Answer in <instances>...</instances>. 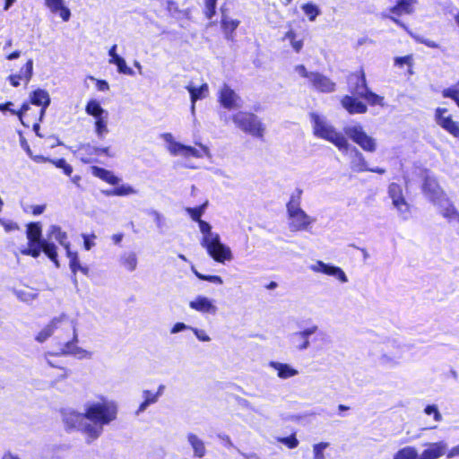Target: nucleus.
<instances>
[{"label":"nucleus","mask_w":459,"mask_h":459,"mask_svg":"<svg viewBox=\"0 0 459 459\" xmlns=\"http://www.w3.org/2000/svg\"><path fill=\"white\" fill-rule=\"evenodd\" d=\"M346 83L351 94L342 97L341 105L349 114H365L368 111L367 104L360 100H364L370 106L385 105V98L369 89L362 66L347 75Z\"/></svg>","instance_id":"1"},{"label":"nucleus","mask_w":459,"mask_h":459,"mask_svg":"<svg viewBox=\"0 0 459 459\" xmlns=\"http://www.w3.org/2000/svg\"><path fill=\"white\" fill-rule=\"evenodd\" d=\"M84 407L89 422L85 428L87 444H91L102 435L105 426L117 420L118 405L114 400L101 395L98 401L87 402Z\"/></svg>","instance_id":"2"},{"label":"nucleus","mask_w":459,"mask_h":459,"mask_svg":"<svg viewBox=\"0 0 459 459\" xmlns=\"http://www.w3.org/2000/svg\"><path fill=\"white\" fill-rule=\"evenodd\" d=\"M26 237L28 238V247L21 250L22 255L38 258L41 252H44L57 268L60 266L56 246L42 237V227L39 222L27 224Z\"/></svg>","instance_id":"3"},{"label":"nucleus","mask_w":459,"mask_h":459,"mask_svg":"<svg viewBox=\"0 0 459 459\" xmlns=\"http://www.w3.org/2000/svg\"><path fill=\"white\" fill-rule=\"evenodd\" d=\"M220 117L225 125H228L230 121H231L235 127L244 134L259 140H264L266 126L262 119L255 113L247 110H239L230 116H227L223 113Z\"/></svg>","instance_id":"4"},{"label":"nucleus","mask_w":459,"mask_h":459,"mask_svg":"<svg viewBox=\"0 0 459 459\" xmlns=\"http://www.w3.org/2000/svg\"><path fill=\"white\" fill-rule=\"evenodd\" d=\"M310 118L315 136L332 143L341 151H347L349 149L346 137L342 133L337 132L333 126L328 125L318 114L311 113Z\"/></svg>","instance_id":"5"},{"label":"nucleus","mask_w":459,"mask_h":459,"mask_svg":"<svg viewBox=\"0 0 459 459\" xmlns=\"http://www.w3.org/2000/svg\"><path fill=\"white\" fill-rule=\"evenodd\" d=\"M301 190H298L296 195H291L286 204L288 217L290 219L289 228L291 231H302L311 224L310 217L300 208Z\"/></svg>","instance_id":"6"},{"label":"nucleus","mask_w":459,"mask_h":459,"mask_svg":"<svg viewBox=\"0 0 459 459\" xmlns=\"http://www.w3.org/2000/svg\"><path fill=\"white\" fill-rule=\"evenodd\" d=\"M201 245L206 249L209 255L217 263L224 264L232 259V253L229 247L221 242L220 236L214 234L212 238H203Z\"/></svg>","instance_id":"7"},{"label":"nucleus","mask_w":459,"mask_h":459,"mask_svg":"<svg viewBox=\"0 0 459 459\" xmlns=\"http://www.w3.org/2000/svg\"><path fill=\"white\" fill-rule=\"evenodd\" d=\"M165 140L168 142L169 150L172 155H180L184 158H203L204 155H207L209 150L206 146L203 144H199V148H195L193 146L185 145L180 143L175 142L172 140V136L170 134H165Z\"/></svg>","instance_id":"8"},{"label":"nucleus","mask_w":459,"mask_h":459,"mask_svg":"<svg viewBox=\"0 0 459 459\" xmlns=\"http://www.w3.org/2000/svg\"><path fill=\"white\" fill-rule=\"evenodd\" d=\"M345 134L363 151L373 152L376 151L375 140L367 134L360 125L344 128Z\"/></svg>","instance_id":"9"},{"label":"nucleus","mask_w":459,"mask_h":459,"mask_svg":"<svg viewBox=\"0 0 459 459\" xmlns=\"http://www.w3.org/2000/svg\"><path fill=\"white\" fill-rule=\"evenodd\" d=\"M62 419L68 429H76L80 431L85 437L87 443V431L85 430L88 426V419L84 412H78L71 409H66L62 411Z\"/></svg>","instance_id":"10"},{"label":"nucleus","mask_w":459,"mask_h":459,"mask_svg":"<svg viewBox=\"0 0 459 459\" xmlns=\"http://www.w3.org/2000/svg\"><path fill=\"white\" fill-rule=\"evenodd\" d=\"M447 111L445 108H437L435 110L437 124L452 136L459 140V122L453 120L451 116L444 117Z\"/></svg>","instance_id":"11"},{"label":"nucleus","mask_w":459,"mask_h":459,"mask_svg":"<svg viewBox=\"0 0 459 459\" xmlns=\"http://www.w3.org/2000/svg\"><path fill=\"white\" fill-rule=\"evenodd\" d=\"M217 100L222 108L231 110L239 107L240 98L228 84H223L218 92Z\"/></svg>","instance_id":"12"},{"label":"nucleus","mask_w":459,"mask_h":459,"mask_svg":"<svg viewBox=\"0 0 459 459\" xmlns=\"http://www.w3.org/2000/svg\"><path fill=\"white\" fill-rule=\"evenodd\" d=\"M308 84L320 93H332L336 90V83L330 77L316 71Z\"/></svg>","instance_id":"13"},{"label":"nucleus","mask_w":459,"mask_h":459,"mask_svg":"<svg viewBox=\"0 0 459 459\" xmlns=\"http://www.w3.org/2000/svg\"><path fill=\"white\" fill-rule=\"evenodd\" d=\"M388 196L392 199L394 206L400 212H410V205L403 195V187L399 184L394 182L389 184Z\"/></svg>","instance_id":"14"},{"label":"nucleus","mask_w":459,"mask_h":459,"mask_svg":"<svg viewBox=\"0 0 459 459\" xmlns=\"http://www.w3.org/2000/svg\"><path fill=\"white\" fill-rule=\"evenodd\" d=\"M415 3L416 0H397L396 4L389 9L391 13L388 16L389 19L395 24L403 26V23L398 18L404 14L412 13Z\"/></svg>","instance_id":"15"},{"label":"nucleus","mask_w":459,"mask_h":459,"mask_svg":"<svg viewBox=\"0 0 459 459\" xmlns=\"http://www.w3.org/2000/svg\"><path fill=\"white\" fill-rule=\"evenodd\" d=\"M30 101L35 106L41 107L39 117V121L41 122L46 114V110L51 102L48 92L43 89H37L30 93Z\"/></svg>","instance_id":"16"},{"label":"nucleus","mask_w":459,"mask_h":459,"mask_svg":"<svg viewBox=\"0 0 459 459\" xmlns=\"http://www.w3.org/2000/svg\"><path fill=\"white\" fill-rule=\"evenodd\" d=\"M311 269L316 273H321L329 276H333L341 282L348 281L345 273L341 267L325 264L322 261H317L316 264L312 265Z\"/></svg>","instance_id":"17"},{"label":"nucleus","mask_w":459,"mask_h":459,"mask_svg":"<svg viewBox=\"0 0 459 459\" xmlns=\"http://www.w3.org/2000/svg\"><path fill=\"white\" fill-rule=\"evenodd\" d=\"M68 316L63 313L60 316L54 317L48 325H47L36 336V341L39 342H44L47 341L57 328L58 325L67 320Z\"/></svg>","instance_id":"18"},{"label":"nucleus","mask_w":459,"mask_h":459,"mask_svg":"<svg viewBox=\"0 0 459 459\" xmlns=\"http://www.w3.org/2000/svg\"><path fill=\"white\" fill-rule=\"evenodd\" d=\"M447 446L445 442L439 441L429 444V447L423 450L419 459H438L446 455Z\"/></svg>","instance_id":"19"},{"label":"nucleus","mask_w":459,"mask_h":459,"mask_svg":"<svg viewBox=\"0 0 459 459\" xmlns=\"http://www.w3.org/2000/svg\"><path fill=\"white\" fill-rule=\"evenodd\" d=\"M317 330L316 325H313L311 327H308L301 332H298L293 333L292 335V342L294 343V346L298 350H305L309 345L308 337L315 333Z\"/></svg>","instance_id":"20"},{"label":"nucleus","mask_w":459,"mask_h":459,"mask_svg":"<svg viewBox=\"0 0 459 459\" xmlns=\"http://www.w3.org/2000/svg\"><path fill=\"white\" fill-rule=\"evenodd\" d=\"M189 307L201 313L215 314L217 311L216 306L206 297L197 296L194 300L190 301Z\"/></svg>","instance_id":"21"},{"label":"nucleus","mask_w":459,"mask_h":459,"mask_svg":"<svg viewBox=\"0 0 459 459\" xmlns=\"http://www.w3.org/2000/svg\"><path fill=\"white\" fill-rule=\"evenodd\" d=\"M186 91L190 94L191 108L195 109V102L199 100H203L209 95V86L206 82L202 83L196 87L193 84L186 86Z\"/></svg>","instance_id":"22"},{"label":"nucleus","mask_w":459,"mask_h":459,"mask_svg":"<svg viewBox=\"0 0 459 459\" xmlns=\"http://www.w3.org/2000/svg\"><path fill=\"white\" fill-rule=\"evenodd\" d=\"M48 238L56 240L65 250L70 248V242L67 241V234L59 226L51 225L48 229Z\"/></svg>","instance_id":"23"},{"label":"nucleus","mask_w":459,"mask_h":459,"mask_svg":"<svg viewBox=\"0 0 459 459\" xmlns=\"http://www.w3.org/2000/svg\"><path fill=\"white\" fill-rule=\"evenodd\" d=\"M71 325L73 328V338L71 341L66 342L63 348L60 351L61 355H72L74 353L75 349L78 347V333H77V328H76V321L71 320Z\"/></svg>","instance_id":"24"},{"label":"nucleus","mask_w":459,"mask_h":459,"mask_svg":"<svg viewBox=\"0 0 459 459\" xmlns=\"http://www.w3.org/2000/svg\"><path fill=\"white\" fill-rule=\"evenodd\" d=\"M289 40L294 52L299 53L304 47V39L299 38L293 29H290L285 32L282 40Z\"/></svg>","instance_id":"25"},{"label":"nucleus","mask_w":459,"mask_h":459,"mask_svg":"<svg viewBox=\"0 0 459 459\" xmlns=\"http://www.w3.org/2000/svg\"><path fill=\"white\" fill-rule=\"evenodd\" d=\"M270 365L277 371V376L280 378L287 379L298 375V370L286 363L271 362Z\"/></svg>","instance_id":"26"},{"label":"nucleus","mask_w":459,"mask_h":459,"mask_svg":"<svg viewBox=\"0 0 459 459\" xmlns=\"http://www.w3.org/2000/svg\"><path fill=\"white\" fill-rule=\"evenodd\" d=\"M91 172L95 177L111 185H117L120 181V179L117 176H115L111 171L107 170L103 168L93 166L91 167Z\"/></svg>","instance_id":"27"},{"label":"nucleus","mask_w":459,"mask_h":459,"mask_svg":"<svg viewBox=\"0 0 459 459\" xmlns=\"http://www.w3.org/2000/svg\"><path fill=\"white\" fill-rule=\"evenodd\" d=\"M187 440L194 450L195 456L202 458L205 455L206 449L204 443L195 434L189 433L187 435Z\"/></svg>","instance_id":"28"},{"label":"nucleus","mask_w":459,"mask_h":459,"mask_svg":"<svg viewBox=\"0 0 459 459\" xmlns=\"http://www.w3.org/2000/svg\"><path fill=\"white\" fill-rule=\"evenodd\" d=\"M85 111L88 115L95 117V120L103 117H108V112L100 106L96 100H91L86 107Z\"/></svg>","instance_id":"29"},{"label":"nucleus","mask_w":459,"mask_h":459,"mask_svg":"<svg viewBox=\"0 0 459 459\" xmlns=\"http://www.w3.org/2000/svg\"><path fill=\"white\" fill-rule=\"evenodd\" d=\"M240 22L238 20H230L225 14H222L221 26L227 38H231L233 32L238 27Z\"/></svg>","instance_id":"30"},{"label":"nucleus","mask_w":459,"mask_h":459,"mask_svg":"<svg viewBox=\"0 0 459 459\" xmlns=\"http://www.w3.org/2000/svg\"><path fill=\"white\" fill-rule=\"evenodd\" d=\"M394 459H419V455L414 446H405L399 449L394 455Z\"/></svg>","instance_id":"31"},{"label":"nucleus","mask_w":459,"mask_h":459,"mask_svg":"<svg viewBox=\"0 0 459 459\" xmlns=\"http://www.w3.org/2000/svg\"><path fill=\"white\" fill-rule=\"evenodd\" d=\"M208 205V201L206 200L202 204L196 206V207H187L186 208V213L190 216V218L195 221L198 222L202 220V216L204 213V211Z\"/></svg>","instance_id":"32"},{"label":"nucleus","mask_w":459,"mask_h":459,"mask_svg":"<svg viewBox=\"0 0 459 459\" xmlns=\"http://www.w3.org/2000/svg\"><path fill=\"white\" fill-rule=\"evenodd\" d=\"M301 10L310 22H314L321 13L319 7L312 2L303 4Z\"/></svg>","instance_id":"33"},{"label":"nucleus","mask_w":459,"mask_h":459,"mask_svg":"<svg viewBox=\"0 0 459 459\" xmlns=\"http://www.w3.org/2000/svg\"><path fill=\"white\" fill-rule=\"evenodd\" d=\"M120 264L126 270H128L130 272L134 271L137 264V259H136L135 254L133 252L125 253L120 257Z\"/></svg>","instance_id":"34"},{"label":"nucleus","mask_w":459,"mask_h":459,"mask_svg":"<svg viewBox=\"0 0 459 459\" xmlns=\"http://www.w3.org/2000/svg\"><path fill=\"white\" fill-rule=\"evenodd\" d=\"M441 214L450 222H459V212L453 204H449L447 206H446L442 210Z\"/></svg>","instance_id":"35"},{"label":"nucleus","mask_w":459,"mask_h":459,"mask_svg":"<svg viewBox=\"0 0 459 459\" xmlns=\"http://www.w3.org/2000/svg\"><path fill=\"white\" fill-rule=\"evenodd\" d=\"M66 255L69 258V268L73 274H76L78 269L81 267V263L79 260L78 253L73 252L71 248L65 250Z\"/></svg>","instance_id":"36"},{"label":"nucleus","mask_w":459,"mask_h":459,"mask_svg":"<svg viewBox=\"0 0 459 459\" xmlns=\"http://www.w3.org/2000/svg\"><path fill=\"white\" fill-rule=\"evenodd\" d=\"M115 59H109L110 64H114L117 67V71L120 74L131 75L133 74L132 68L128 67L125 59L121 56H115Z\"/></svg>","instance_id":"37"},{"label":"nucleus","mask_w":459,"mask_h":459,"mask_svg":"<svg viewBox=\"0 0 459 459\" xmlns=\"http://www.w3.org/2000/svg\"><path fill=\"white\" fill-rule=\"evenodd\" d=\"M437 186H438V184L435 178H430L429 176H426L424 178V180L422 183V191L425 194L435 195Z\"/></svg>","instance_id":"38"},{"label":"nucleus","mask_w":459,"mask_h":459,"mask_svg":"<svg viewBox=\"0 0 459 459\" xmlns=\"http://www.w3.org/2000/svg\"><path fill=\"white\" fill-rule=\"evenodd\" d=\"M107 118L108 117H103L95 120V132L98 137L102 138L108 132Z\"/></svg>","instance_id":"39"},{"label":"nucleus","mask_w":459,"mask_h":459,"mask_svg":"<svg viewBox=\"0 0 459 459\" xmlns=\"http://www.w3.org/2000/svg\"><path fill=\"white\" fill-rule=\"evenodd\" d=\"M18 74L22 75V80H25L27 84L30 81L33 74V60L29 59L25 65L21 68Z\"/></svg>","instance_id":"40"},{"label":"nucleus","mask_w":459,"mask_h":459,"mask_svg":"<svg viewBox=\"0 0 459 459\" xmlns=\"http://www.w3.org/2000/svg\"><path fill=\"white\" fill-rule=\"evenodd\" d=\"M148 215L153 226L157 229H162L165 224V219L159 212L152 210L148 212Z\"/></svg>","instance_id":"41"},{"label":"nucleus","mask_w":459,"mask_h":459,"mask_svg":"<svg viewBox=\"0 0 459 459\" xmlns=\"http://www.w3.org/2000/svg\"><path fill=\"white\" fill-rule=\"evenodd\" d=\"M193 273L199 279V280H202V281H210V282H212L214 284H218V285H221L223 283V280L221 276L219 275H208V274H204V273H199L198 271L193 269Z\"/></svg>","instance_id":"42"},{"label":"nucleus","mask_w":459,"mask_h":459,"mask_svg":"<svg viewBox=\"0 0 459 459\" xmlns=\"http://www.w3.org/2000/svg\"><path fill=\"white\" fill-rule=\"evenodd\" d=\"M218 0H204V13L207 19H212L216 14Z\"/></svg>","instance_id":"43"},{"label":"nucleus","mask_w":459,"mask_h":459,"mask_svg":"<svg viewBox=\"0 0 459 459\" xmlns=\"http://www.w3.org/2000/svg\"><path fill=\"white\" fill-rule=\"evenodd\" d=\"M406 65L409 67V73L411 74V67L413 65V57L412 55H407L404 56H397L394 58V65L398 67H403Z\"/></svg>","instance_id":"44"},{"label":"nucleus","mask_w":459,"mask_h":459,"mask_svg":"<svg viewBox=\"0 0 459 459\" xmlns=\"http://www.w3.org/2000/svg\"><path fill=\"white\" fill-rule=\"evenodd\" d=\"M278 441L290 449L296 448L299 446V440L294 433L288 437H280Z\"/></svg>","instance_id":"45"},{"label":"nucleus","mask_w":459,"mask_h":459,"mask_svg":"<svg viewBox=\"0 0 459 459\" xmlns=\"http://www.w3.org/2000/svg\"><path fill=\"white\" fill-rule=\"evenodd\" d=\"M51 163L54 164L56 168L62 169L64 173L67 176H70L73 173V167L69 165L65 159H51Z\"/></svg>","instance_id":"46"},{"label":"nucleus","mask_w":459,"mask_h":459,"mask_svg":"<svg viewBox=\"0 0 459 459\" xmlns=\"http://www.w3.org/2000/svg\"><path fill=\"white\" fill-rule=\"evenodd\" d=\"M442 96L444 98L452 99L456 103V105L459 103V89L455 87L444 89L442 91Z\"/></svg>","instance_id":"47"},{"label":"nucleus","mask_w":459,"mask_h":459,"mask_svg":"<svg viewBox=\"0 0 459 459\" xmlns=\"http://www.w3.org/2000/svg\"><path fill=\"white\" fill-rule=\"evenodd\" d=\"M329 446L326 442H320L314 446V459H325L324 450Z\"/></svg>","instance_id":"48"},{"label":"nucleus","mask_w":459,"mask_h":459,"mask_svg":"<svg viewBox=\"0 0 459 459\" xmlns=\"http://www.w3.org/2000/svg\"><path fill=\"white\" fill-rule=\"evenodd\" d=\"M164 386L160 385L158 387V391L155 394L152 393L150 390H145V407L150 403H155L157 401L158 395L162 392Z\"/></svg>","instance_id":"49"},{"label":"nucleus","mask_w":459,"mask_h":459,"mask_svg":"<svg viewBox=\"0 0 459 459\" xmlns=\"http://www.w3.org/2000/svg\"><path fill=\"white\" fill-rule=\"evenodd\" d=\"M424 412L428 415H433L436 421H440L442 420V416L438 411L437 407L434 404L427 405L424 409Z\"/></svg>","instance_id":"50"},{"label":"nucleus","mask_w":459,"mask_h":459,"mask_svg":"<svg viewBox=\"0 0 459 459\" xmlns=\"http://www.w3.org/2000/svg\"><path fill=\"white\" fill-rule=\"evenodd\" d=\"M45 4L52 13H56L64 4V0H45Z\"/></svg>","instance_id":"51"},{"label":"nucleus","mask_w":459,"mask_h":459,"mask_svg":"<svg viewBox=\"0 0 459 459\" xmlns=\"http://www.w3.org/2000/svg\"><path fill=\"white\" fill-rule=\"evenodd\" d=\"M294 69L302 78L307 79L308 82L315 74V72H308L304 65H297Z\"/></svg>","instance_id":"52"},{"label":"nucleus","mask_w":459,"mask_h":459,"mask_svg":"<svg viewBox=\"0 0 459 459\" xmlns=\"http://www.w3.org/2000/svg\"><path fill=\"white\" fill-rule=\"evenodd\" d=\"M200 228L201 232L204 234L203 238H212L213 235L211 233L212 227L211 225L205 221H200L197 222Z\"/></svg>","instance_id":"53"},{"label":"nucleus","mask_w":459,"mask_h":459,"mask_svg":"<svg viewBox=\"0 0 459 459\" xmlns=\"http://www.w3.org/2000/svg\"><path fill=\"white\" fill-rule=\"evenodd\" d=\"M1 225L4 227L5 232H7V233L20 230L19 225L13 221L3 220L1 222Z\"/></svg>","instance_id":"54"},{"label":"nucleus","mask_w":459,"mask_h":459,"mask_svg":"<svg viewBox=\"0 0 459 459\" xmlns=\"http://www.w3.org/2000/svg\"><path fill=\"white\" fill-rule=\"evenodd\" d=\"M73 356L76 357L77 359H91L92 356V352L88 351L81 347H77L75 349L74 353Z\"/></svg>","instance_id":"55"},{"label":"nucleus","mask_w":459,"mask_h":459,"mask_svg":"<svg viewBox=\"0 0 459 459\" xmlns=\"http://www.w3.org/2000/svg\"><path fill=\"white\" fill-rule=\"evenodd\" d=\"M30 109V104L29 103H23L21 107V109L16 111L14 109H10V113L13 115H17L20 119H22L24 113H26ZM22 121V120H21ZM23 125H25L23 122H22Z\"/></svg>","instance_id":"56"},{"label":"nucleus","mask_w":459,"mask_h":459,"mask_svg":"<svg viewBox=\"0 0 459 459\" xmlns=\"http://www.w3.org/2000/svg\"><path fill=\"white\" fill-rule=\"evenodd\" d=\"M133 192L132 188L130 186H119L115 187V195H126Z\"/></svg>","instance_id":"57"},{"label":"nucleus","mask_w":459,"mask_h":459,"mask_svg":"<svg viewBox=\"0 0 459 459\" xmlns=\"http://www.w3.org/2000/svg\"><path fill=\"white\" fill-rule=\"evenodd\" d=\"M59 15L63 19L64 22L69 21L71 17V12L68 7L65 6V4L62 5L60 9H58Z\"/></svg>","instance_id":"58"},{"label":"nucleus","mask_w":459,"mask_h":459,"mask_svg":"<svg viewBox=\"0 0 459 459\" xmlns=\"http://www.w3.org/2000/svg\"><path fill=\"white\" fill-rule=\"evenodd\" d=\"M8 80L13 87H18L20 85V80H22V74H11L8 77Z\"/></svg>","instance_id":"59"},{"label":"nucleus","mask_w":459,"mask_h":459,"mask_svg":"<svg viewBox=\"0 0 459 459\" xmlns=\"http://www.w3.org/2000/svg\"><path fill=\"white\" fill-rule=\"evenodd\" d=\"M194 332L198 340L202 342L210 341V337L206 334V333L204 330L195 329Z\"/></svg>","instance_id":"60"},{"label":"nucleus","mask_w":459,"mask_h":459,"mask_svg":"<svg viewBox=\"0 0 459 459\" xmlns=\"http://www.w3.org/2000/svg\"><path fill=\"white\" fill-rule=\"evenodd\" d=\"M83 238V247L86 250H91V247L95 245V243L91 240L90 236L86 234H82Z\"/></svg>","instance_id":"61"},{"label":"nucleus","mask_w":459,"mask_h":459,"mask_svg":"<svg viewBox=\"0 0 459 459\" xmlns=\"http://www.w3.org/2000/svg\"><path fill=\"white\" fill-rule=\"evenodd\" d=\"M459 455V445L452 447L450 450H446V457L448 459L450 458H453L455 456H458Z\"/></svg>","instance_id":"62"},{"label":"nucleus","mask_w":459,"mask_h":459,"mask_svg":"<svg viewBox=\"0 0 459 459\" xmlns=\"http://www.w3.org/2000/svg\"><path fill=\"white\" fill-rule=\"evenodd\" d=\"M35 162L40 163V162H51L50 158H46L42 155H33L30 156Z\"/></svg>","instance_id":"63"},{"label":"nucleus","mask_w":459,"mask_h":459,"mask_svg":"<svg viewBox=\"0 0 459 459\" xmlns=\"http://www.w3.org/2000/svg\"><path fill=\"white\" fill-rule=\"evenodd\" d=\"M48 140L49 141V146L51 148H54V147H56L57 145H61L62 144L61 141L57 137H56L54 135L49 136L48 138Z\"/></svg>","instance_id":"64"}]
</instances>
